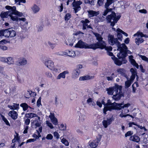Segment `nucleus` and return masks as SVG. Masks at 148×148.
<instances>
[{
  "instance_id": "nucleus-1",
  "label": "nucleus",
  "mask_w": 148,
  "mask_h": 148,
  "mask_svg": "<svg viewBox=\"0 0 148 148\" xmlns=\"http://www.w3.org/2000/svg\"><path fill=\"white\" fill-rule=\"evenodd\" d=\"M108 40L109 43L111 45L114 44L118 48L117 50L120 51L118 53L117 56L119 59L123 60V64H125L127 62L125 58L127 56L126 52V50L127 49V47L124 43L121 44L118 41L117 38H115L113 35L109 34L108 36Z\"/></svg>"
},
{
  "instance_id": "nucleus-2",
  "label": "nucleus",
  "mask_w": 148,
  "mask_h": 148,
  "mask_svg": "<svg viewBox=\"0 0 148 148\" xmlns=\"http://www.w3.org/2000/svg\"><path fill=\"white\" fill-rule=\"evenodd\" d=\"M5 8L9 10L7 12H2L1 13L0 16L3 18H8L9 16V18H10L12 20L15 21L18 19L16 15L20 17L23 15L22 12H18L16 10V7L14 6L12 7L10 6L7 5Z\"/></svg>"
},
{
  "instance_id": "nucleus-3",
  "label": "nucleus",
  "mask_w": 148,
  "mask_h": 148,
  "mask_svg": "<svg viewBox=\"0 0 148 148\" xmlns=\"http://www.w3.org/2000/svg\"><path fill=\"white\" fill-rule=\"evenodd\" d=\"M106 105L107 106H106L107 107H112L113 108H114L113 110H120L122 108H127L130 105V103H129L125 104H124V103H118L114 102L112 103L110 99L108 100L107 102Z\"/></svg>"
},
{
  "instance_id": "nucleus-4",
  "label": "nucleus",
  "mask_w": 148,
  "mask_h": 148,
  "mask_svg": "<svg viewBox=\"0 0 148 148\" xmlns=\"http://www.w3.org/2000/svg\"><path fill=\"white\" fill-rule=\"evenodd\" d=\"M121 16L119 15L116 16V13L112 12L111 14L108 15L106 18L107 22L110 23V25L113 27L120 18Z\"/></svg>"
},
{
  "instance_id": "nucleus-5",
  "label": "nucleus",
  "mask_w": 148,
  "mask_h": 148,
  "mask_svg": "<svg viewBox=\"0 0 148 148\" xmlns=\"http://www.w3.org/2000/svg\"><path fill=\"white\" fill-rule=\"evenodd\" d=\"M17 19L16 21H20L21 27L25 31H27L31 27V25L29 23L28 21H27V19L25 18H18L17 17Z\"/></svg>"
},
{
  "instance_id": "nucleus-6",
  "label": "nucleus",
  "mask_w": 148,
  "mask_h": 148,
  "mask_svg": "<svg viewBox=\"0 0 148 148\" xmlns=\"http://www.w3.org/2000/svg\"><path fill=\"white\" fill-rule=\"evenodd\" d=\"M94 34L96 37V40L98 41L96 43L97 45L100 47V49H103L106 47V43L103 40V38L101 35L99 34L94 33Z\"/></svg>"
},
{
  "instance_id": "nucleus-7",
  "label": "nucleus",
  "mask_w": 148,
  "mask_h": 148,
  "mask_svg": "<svg viewBox=\"0 0 148 148\" xmlns=\"http://www.w3.org/2000/svg\"><path fill=\"white\" fill-rule=\"evenodd\" d=\"M82 3V2L80 1H76L75 0H73V2L71 3V5L73 7V9L75 11V13H76L81 9L80 5Z\"/></svg>"
},
{
  "instance_id": "nucleus-8",
  "label": "nucleus",
  "mask_w": 148,
  "mask_h": 148,
  "mask_svg": "<svg viewBox=\"0 0 148 148\" xmlns=\"http://www.w3.org/2000/svg\"><path fill=\"white\" fill-rule=\"evenodd\" d=\"M77 110L79 116L78 119L79 122H83L84 121L86 118V116L84 114V110L78 107L77 108Z\"/></svg>"
},
{
  "instance_id": "nucleus-9",
  "label": "nucleus",
  "mask_w": 148,
  "mask_h": 148,
  "mask_svg": "<svg viewBox=\"0 0 148 148\" xmlns=\"http://www.w3.org/2000/svg\"><path fill=\"white\" fill-rule=\"evenodd\" d=\"M82 67L81 64H78L76 66V68L73 71L72 73V77L73 78L75 79L77 78L80 73V69Z\"/></svg>"
},
{
  "instance_id": "nucleus-10",
  "label": "nucleus",
  "mask_w": 148,
  "mask_h": 148,
  "mask_svg": "<svg viewBox=\"0 0 148 148\" xmlns=\"http://www.w3.org/2000/svg\"><path fill=\"white\" fill-rule=\"evenodd\" d=\"M115 0H107L106 2V3L105 7L106 8V10H105L103 15V16H106L107 14L110 12L112 11V8L109 9L108 7L112 3H114Z\"/></svg>"
},
{
  "instance_id": "nucleus-11",
  "label": "nucleus",
  "mask_w": 148,
  "mask_h": 148,
  "mask_svg": "<svg viewBox=\"0 0 148 148\" xmlns=\"http://www.w3.org/2000/svg\"><path fill=\"white\" fill-rule=\"evenodd\" d=\"M90 21L87 19H85L84 20H82L81 21V23H82V28L83 30L86 29L87 30L88 28L92 29V27L90 25H88V23H89Z\"/></svg>"
},
{
  "instance_id": "nucleus-12",
  "label": "nucleus",
  "mask_w": 148,
  "mask_h": 148,
  "mask_svg": "<svg viewBox=\"0 0 148 148\" xmlns=\"http://www.w3.org/2000/svg\"><path fill=\"white\" fill-rule=\"evenodd\" d=\"M114 118L113 116L111 118H107L106 120H103L102 122L103 125L105 128H107L108 126L111 124L112 122L114 121Z\"/></svg>"
},
{
  "instance_id": "nucleus-13",
  "label": "nucleus",
  "mask_w": 148,
  "mask_h": 148,
  "mask_svg": "<svg viewBox=\"0 0 148 148\" xmlns=\"http://www.w3.org/2000/svg\"><path fill=\"white\" fill-rule=\"evenodd\" d=\"M122 88L121 86L119 87L118 91L116 92H115V95H113L112 98L115 101H117L119 100L122 96V92H121Z\"/></svg>"
},
{
  "instance_id": "nucleus-14",
  "label": "nucleus",
  "mask_w": 148,
  "mask_h": 148,
  "mask_svg": "<svg viewBox=\"0 0 148 148\" xmlns=\"http://www.w3.org/2000/svg\"><path fill=\"white\" fill-rule=\"evenodd\" d=\"M120 86L118 85L114 87L110 88L107 89V93L109 95H112L115 92L118 91V89Z\"/></svg>"
},
{
  "instance_id": "nucleus-15",
  "label": "nucleus",
  "mask_w": 148,
  "mask_h": 148,
  "mask_svg": "<svg viewBox=\"0 0 148 148\" xmlns=\"http://www.w3.org/2000/svg\"><path fill=\"white\" fill-rule=\"evenodd\" d=\"M27 59L24 58H22L19 59L16 62V64L18 66H24L27 63Z\"/></svg>"
},
{
  "instance_id": "nucleus-16",
  "label": "nucleus",
  "mask_w": 148,
  "mask_h": 148,
  "mask_svg": "<svg viewBox=\"0 0 148 148\" xmlns=\"http://www.w3.org/2000/svg\"><path fill=\"white\" fill-rule=\"evenodd\" d=\"M44 64L50 70H52L54 67V63L51 60H47L43 62Z\"/></svg>"
},
{
  "instance_id": "nucleus-17",
  "label": "nucleus",
  "mask_w": 148,
  "mask_h": 148,
  "mask_svg": "<svg viewBox=\"0 0 148 148\" xmlns=\"http://www.w3.org/2000/svg\"><path fill=\"white\" fill-rule=\"evenodd\" d=\"M9 28L0 31V40L3 36L9 38Z\"/></svg>"
},
{
  "instance_id": "nucleus-18",
  "label": "nucleus",
  "mask_w": 148,
  "mask_h": 148,
  "mask_svg": "<svg viewBox=\"0 0 148 148\" xmlns=\"http://www.w3.org/2000/svg\"><path fill=\"white\" fill-rule=\"evenodd\" d=\"M101 138V137L97 138L95 140H93L92 142L90 144V146L92 148L96 147L98 145L100 141Z\"/></svg>"
},
{
  "instance_id": "nucleus-19",
  "label": "nucleus",
  "mask_w": 148,
  "mask_h": 148,
  "mask_svg": "<svg viewBox=\"0 0 148 148\" xmlns=\"http://www.w3.org/2000/svg\"><path fill=\"white\" fill-rule=\"evenodd\" d=\"M64 53H65V56L71 58H75L76 56L75 52L72 50H65Z\"/></svg>"
},
{
  "instance_id": "nucleus-20",
  "label": "nucleus",
  "mask_w": 148,
  "mask_h": 148,
  "mask_svg": "<svg viewBox=\"0 0 148 148\" xmlns=\"http://www.w3.org/2000/svg\"><path fill=\"white\" fill-rule=\"evenodd\" d=\"M0 77L3 78H8V76L4 71V68L3 67H0Z\"/></svg>"
},
{
  "instance_id": "nucleus-21",
  "label": "nucleus",
  "mask_w": 148,
  "mask_h": 148,
  "mask_svg": "<svg viewBox=\"0 0 148 148\" xmlns=\"http://www.w3.org/2000/svg\"><path fill=\"white\" fill-rule=\"evenodd\" d=\"M86 45H87V43L83 42L81 40H79L76 44L75 47L81 48H85Z\"/></svg>"
},
{
  "instance_id": "nucleus-22",
  "label": "nucleus",
  "mask_w": 148,
  "mask_h": 148,
  "mask_svg": "<svg viewBox=\"0 0 148 148\" xmlns=\"http://www.w3.org/2000/svg\"><path fill=\"white\" fill-rule=\"evenodd\" d=\"M8 115L11 117L12 118L15 120L17 118L18 114L17 112L14 110L11 111L8 113Z\"/></svg>"
},
{
  "instance_id": "nucleus-23",
  "label": "nucleus",
  "mask_w": 148,
  "mask_h": 148,
  "mask_svg": "<svg viewBox=\"0 0 148 148\" xmlns=\"http://www.w3.org/2000/svg\"><path fill=\"white\" fill-rule=\"evenodd\" d=\"M100 47H99L97 45V44L93 43L90 44H87V45H86L85 49H92L94 50H95L98 48H100Z\"/></svg>"
},
{
  "instance_id": "nucleus-24",
  "label": "nucleus",
  "mask_w": 148,
  "mask_h": 148,
  "mask_svg": "<svg viewBox=\"0 0 148 148\" xmlns=\"http://www.w3.org/2000/svg\"><path fill=\"white\" fill-rule=\"evenodd\" d=\"M88 16L90 18L96 16L99 14V11L96 12L92 10L88 11Z\"/></svg>"
},
{
  "instance_id": "nucleus-25",
  "label": "nucleus",
  "mask_w": 148,
  "mask_h": 148,
  "mask_svg": "<svg viewBox=\"0 0 148 148\" xmlns=\"http://www.w3.org/2000/svg\"><path fill=\"white\" fill-rule=\"evenodd\" d=\"M140 138L137 135H134L131 136L130 138V140L136 143H138L140 140Z\"/></svg>"
},
{
  "instance_id": "nucleus-26",
  "label": "nucleus",
  "mask_w": 148,
  "mask_h": 148,
  "mask_svg": "<svg viewBox=\"0 0 148 148\" xmlns=\"http://www.w3.org/2000/svg\"><path fill=\"white\" fill-rule=\"evenodd\" d=\"M31 9L33 12L34 14L37 13L40 10V8L38 6L35 4H34L31 7Z\"/></svg>"
},
{
  "instance_id": "nucleus-27",
  "label": "nucleus",
  "mask_w": 148,
  "mask_h": 148,
  "mask_svg": "<svg viewBox=\"0 0 148 148\" xmlns=\"http://www.w3.org/2000/svg\"><path fill=\"white\" fill-rule=\"evenodd\" d=\"M117 71L119 74H120L122 76L126 77L127 79V76L125 74L126 70L124 69H117Z\"/></svg>"
},
{
  "instance_id": "nucleus-28",
  "label": "nucleus",
  "mask_w": 148,
  "mask_h": 148,
  "mask_svg": "<svg viewBox=\"0 0 148 148\" xmlns=\"http://www.w3.org/2000/svg\"><path fill=\"white\" fill-rule=\"evenodd\" d=\"M8 107L11 110H18L19 108V104L16 103H13L12 105H8Z\"/></svg>"
},
{
  "instance_id": "nucleus-29",
  "label": "nucleus",
  "mask_w": 148,
  "mask_h": 148,
  "mask_svg": "<svg viewBox=\"0 0 148 148\" xmlns=\"http://www.w3.org/2000/svg\"><path fill=\"white\" fill-rule=\"evenodd\" d=\"M87 103L92 107L95 108L96 104L91 98H89L86 101Z\"/></svg>"
},
{
  "instance_id": "nucleus-30",
  "label": "nucleus",
  "mask_w": 148,
  "mask_h": 148,
  "mask_svg": "<svg viewBox=\"0 0 148 148\" xmlns=\"http://www.w3.org/2000/svg\"><path fill=\"white\" fill-rule=\"evenodd\" d=\"M69 73V72L67 71H65L63 72L60 73L57 77V79H60L61 78H65L66 74Z\"/></svg>"
},
{
  "instance_id": "nucleus-31",
  "label": "nucleus",
  "mask_w": 148,
  "mask_h": 148,
  "mask_svg": "<svg viewBox=\"0 0 148 148\" xmlns=\"http://www.w3.org/2000/svg\"><path fill=\"white\" fill-rule=\"evenodd\" d=\"M112 58L113 60H114L115 64L116 65L120 66L123 63V60H122V61H121L119 60L116 57H114V59H113V58L112 57Z\"/></svg>"
},
{
  "instance_id": "nucleus-32",
  "label": "nucleus",
  "mask_w": 148,
  "mask_h": 148,
  "mask_svg": "<svg viewBox=\"0 0 148 148\" xmlns=\"http://www.w3.org/2000/svg\"><path fill=\"white\" fill-rule=\"evenodd\" d=\"M74 42V41L72 39L70 38L66 41L65 43L68 46L72 47L73 45Z\"/></svg>"
},
{
  "instance_id": "nucleus-33",
  "label": "nucleus",
  "mask_w": 148,
  "mask_h": 148,
  "mask_svg": "<svg viewBox=\"0 0 148 148\" xmlns=\"http://www.w3.org/2000/svg\"><path fill=\"white\" fill-rule=\"evenodd\" d=\"M16 35V32L14 30L9 28V37H14Z\"/></svg>"
},
{
  "instance_id": "nucleus-34",
  "label": "nucleus",
  "mask_w": 148,
  "mask_h": 148,
  "mask_svg": "<svg viewBox=\"0 0 148 148\" xmlns=\"http://www.w3.org/2000/svg\"><path fill=\"white\" fill-rule=\"evenodd\" d=\"M38 116L37 114H34L33 113H26L25 114V116L27 118H30L31 119L33 117H37Z\"/></svg>"
},
{
  "instance_id": "nucleus-35",
  "label": "nucleus",
  "mask_w": 148,
  "mask_h": 148,
  "mask_svg": "<svg viewBox=\"0 0 148 148\" xmlns=\"http://www.w3.org/2000/svg\"><path fill=\"white\" fill-rule=\"evenodd\" d=\"M37 119H36L34 120V123H35V125L36 127H40L41 125V123H40V117L38 116H37Z\"/></svg>"
},
{
  "instance_id": "nucleus-36",
  "label": "nucleus",
  "mask_w": 148,
  "mask_h": 148,
  "mask_svg": "<svg viewBox=\"0 0 148 148\" xmlns=\"http://www.w3.org/2000/svg\"><path fill=\"white\" fill-rule=\"evenodd\" d=\"M92 79V77H91L89 75H86L80 77L79 78V80L80 81H82L88 80Z\"/></svg>"
},
{
  "instance_id": "nucleus-37",
  "label": "nucleus",
  "mask_w": 148,
  "mask_h": 148,
  "mask_svg": "<svg viewBox=\"0 0 148 148\" xmlns=\"http://www.w3.org/2000/svg\"><path fill=\"white\" fill-rule=\"evenodd\" d=\"M20 106L22 107L24 111H25L29 108V106L26 103H21Z\"/></svg>"
},
{
  "instance_id": "nucleus-38",
  "label": "nucleus",
  "mask_w": 148,
  "mask_h": 148,
  "mask_svg": "<svg viewBox=\"0 0 148 148\" xmlns=\"http://www.w3.org/2000/svg\"><path fill=\"white\" fill-rule=\"evenodd\" d=\"M6 63H7L9 65L13 64L14 63V62L12 57H9L7 58Z\"/></svg>"
},
{
  "instance_id": "nucleus-39",
  "label": "nucleus",
  "mask_w": 148,
  "mask_h": 148,
  "mask_svg": "<svg viewBox=\"0 0 148 148\" xmlns=\"http://www.w3.org/2000/svg\"><path fill=\"white\" fill-rule=\"evenodd\" d=\"M0 115L2 118V120L5 123L6 125L8 126H10V123L7 119L5 118L4 116L2 115L1 114H0Z\"/></svg>"
},
{
  "instance_id": "nucleus-40",
  "label": "nucleus",
  "mask_w": 148,
  "mask_h": 148,
  "mask_svg": "<svg viewBox=\"0 0 148 148\" xmlns=\"http://www.w3.org/2000/svg\"><path fill=\"white\" fill-rule=\"evenodd\" d=\"M134 36H140L141 37H144L145 38H148V36L147 35H144L141 32H137V33L134 34Z\"/></svg>"
},
{
  "instance_id": "nucleus-41",
  "label": "nucleus",
  "mask_w": 148,
  "mask_h": 148,
  "mask_svg": "<svg viewBox=\"0 0 148 148\" xmlns=\"http://www.w3.org/2000/svg\"><path fill=\"white\" fill-rule=\"evenodd\" d=\"M143 39L141 38H136L135 39L136 43L138 45H139L140 43L143 42Z\"/></svg>"
},
{
  "instance_id": "nucleus-42",
  "label": "nucleus",
  "mask_w": 148,
  "mask_h": 148,
  "mask_svg": "<svg viewBox=\"0 0 148 148\" xmlns=\"http://www.w3.org/2000/svg\"><path fill=\"white\" fill-rule=\"evenodd\" d=\"M118 29H116V32H117V37L118 38V39H119L120 41H122V33L119 30H118Z\"/></svg>"
},
{
  "instance_id": "nucleus-43",
  "label": "nucleus",
  "mask_w": 148,
  "mask_h": 148,
  "mask_svg": "<svg viewBox=\"0 0 148 148\" xmlns=\"http://www.w3.org/2000/svg\"><path fill=\"white\" fill-rule=\"evenodd\" d=\"M132 82L130 81V80H128L125 82V88L127 89L129 88L131 85Z\"/></svg>"
},
{
  "instance_id": "nucleus-44",
  "label": "nucleus",
  "mask_w": 148,
  "mask_h": 148,
  "mask_svg": "<svg viewBox=\"0 0 148 148\" xmlns=\"http://www.w3.org/2000/svg\"><path fill=\"white\" fill-rule=\"evenodd\" d=\"M112 108V107H107L106 106L103 109V113L105 114H106V112L108 110H109L110 111H111L112 110H113V108Z\"/></svg>"
},
{
  "instance_id": "nucleus-45",
  "label": "nucleus",
  "mask_w": 148,
  "mask_h": 148,
  "mask_svg": "<svg viewBox=\"0 0 148 148\" xmlns=\"http://www.w3.org/2000/svg\"><path fill=\"white\" fill-rule=\"evenodd\" d=\"M129 58L130 61L132 65L135 64L136 62L135 60L133 59V56H132L131 55L129 56Z\"/></svg>"
},
{
  "instance_id": "nucleus-46",
  "label": "nucleus",
  "mask_w": 148,
  "mask_h": 148,
  "mask_svg": "<svg viewBox=\"0 0 148 148\" xmlns=\"http://www.w3.org/2000/svg\"><path fill=\"white\" fill-rule=\"evenodd\" d=\"M139 57L140 58L144 60L146 62H147L148 63V58L146 57V56H142L141 55H138Z\"/></svg>"
},
{
  "instance_id": "nucleus-47",
  "label": "nucleus",
  "mask_w": 148,
  "mask_h": 148,
  "mask_svg": "<svg viewBox=\"0 0 148 148\" xmlns=\"http://www.w3.org/2000/svg\"><path fill=\"white\" fill-rule=\"evenodd\" d=\"M61 142L66 146H68L69 145V143L68 141L64 138L62 139Z\"/></svg>"
},
{
  "instance_id": "nucleus-48",
  "label": "nucleus",
  "mask_w": 148,
  "mask_h": 148,
  "mask_svg": "<svg viewBox=\"0 0 148 148\" xmlns=\"http://www.w3.org/2000/svg\"><path fill=\"white\" fill-rule=\"evenodd\" d=\"M43 26L42 25H38L37 26V30L38 32H41L43 29Z\"/></svg>"
},
{
  "instance_id": "nucleus-49",
  "label": "nucleus",
  "mask_w": 148,
  "mask_h": 148,
  "mask_svg": "<svg viewBox=\"0 0 148 148\" xmlns=\"http://www.w3.org/2000/svg\"><path fill=\"white\" fill-rule=\"evenodd\" d=\"M130 71L132 73V75H136L137 73L136 69L132 68L131 69Z\"/></svg>"
},
{
  "instance_id": "nucleus-50",
  "label": "nucleus",
  "mask_w": 148,
  "mask_h": 148,
  "mask_svg": "<svg viewBox=\"0 0 148 148\" xmlns=\"http://www.w3.org/2000/svg\"><path fill=\"white\" fill-rule=\"evenodd\" d=\"M71 14L69 13L66 14L64 16V19L65 21H68L71 18Z\"/></svg>"
},
{
  "instance_id": "nucleus-51",
  "label": "nucleus",
  "mask_w": 148,
  "mask_h": 148,
  "mask_svg": "<svg viewBox=\"0 0 148 148\" xmlns=\"http://www.w3.org/2000/svg\"><path fill=\"white\" fill-rule=\"evenodd\" d=\"M114 73H113L112 74V76H111L110 77H107L106 78L107 79L108 81H112V80L113 78L114 77Z\"/></svg>"
},
{
  "instance_id": "nucleus-52",
  "label": "nucleus",
  "mask_w": 148,
  "mask_h": 148,
  "mask_svg": "<svg viewBox=\"0 0 148 148\" xmlns=\"http://www.w3.org/2000/svg\"><path fill=\"white\" fill-rule=\"evenodd\" d=\"M47 44L48 46H49L52 49H53L55 47L54 44L51 43L49 41H48Z\"/></svg>"
},
{
  "instance_id": "nucleus-53",
  "label": "nucleus",
  "mask_w": 148,
  "mask_h": 148,
  "mask_svg": "<svg viewBox=\"0 0 148 148\" xmlns=\"http://www.w3.org/2000/svg\"><path fill=\"white\" fill-rule=\"evenodd\" d=\"M46 138L48 140H51L53 138V136L51 134H49L47 135Z\"/></svg>"
},
{
  "instance_id": "nucleus-54",
  "label": "nucleus",
  "mask_w": 148,
  "mask_h": 148,
  "mask_svg": "<svg viewBox=\"0 0 148 148\" xmlns=\"http://www.w3.org/2000/svg\"><path fill=\"white\" fill-rule=\"evenodd\" d=\"M133 132L132 131H129L127 132L125 134V137H126L128 136H129L133 134Z\"/></svg>"
},
{
  "instance_id": "nucleus-55",
  "label": "nucleus",
  "mask_w": 148,
  "mask_h": 148,
  "mask_svg": "<svg viewBox=\"0 0 148 148\" xmlns=\"http://www.w3.org/2000/svg\"><path fill=\"white\" fill-rule=\"evenodd\" d=\"M51 120L53 124L55 125H57L58 121L57 119L56 118H54V119H52Z\"/></svg>"
},
{
  "instance_id": "nucleus-56",
  "label": "nucleus",
  "mask_w": 148,
  "mask_h": 148,
  "mask_svg": "<svg viewBox=\"0 0 148 148\" xmlns=\"http://www.w3.org/2000/svg\"><path fill=\"white\" fill-rule=\"evenodd\" d=\"M45 75L47 77L51 78L52 77L51 73L49 72H47L45 73Z\"/></svg>"
},
{
  "instance_id": "nucleus-57",
  "label": "nucleus",
  "mask_w": 148,
  "mask_h": 148,
  "mask_svg": "<svg viewBox=\"0 0 148 148\" xmlns=\"http://www.w3.org/2000/svg\"><path fill=\"white\" fill-rule=\"evenodd\" d=\"M30 122V119L28 118H27L25 120L24 123L25 125H28L29 124Z\"/></svg>"
},
{
  "instance_id": "nucleus-58",
  "label": "nucleus",
  "mask_w": 148,
  "mask_h": 148,
  "mask_svg": "<svg viewBox=\"0 0 148 148\" xmlns=\"http://www.w3.org/2000/svg\"><path fill=\"white\" fill-rule=\"evenodd\" d=\"M7 58L5 57H0V61L2 62L6 63Z\"/></svg>"
},
{
  "instance_id": "nucleus-59",
  "label": "nucleus",
  "mask_w": 148,
  "mask_h": 148,
  "mask_svg": "<svg viewBox=\"0 0 148 148\" xmlns=\"http://www.w3.org/2000/svg\"><path fill=\"white\" fill-rule=\"evenodd\" d=\"M41 97H40L38 99L37 102L36 104L37 106L38 107H39L40 106V105H41Z\"/></svg>"
},
{
  "instance_id": "nucleus-60",
  "label": "nucleus",
  "mask_w": 148,
  "mask_h": 148,
  "mask_svg": "<svg viewBox=\"0 0 148 148\" xmlns=\"http://www.w3.org/2000/svg\"><path fill=\"white\" fill-rule=\"evenodd\" d=\"M53 135L55 137H56V139H58L59 138L60 135L58 133L56 132H55L53 133Z\"/></svg>"
},
{
  "instance_id": "nucleus-61",
  "label": "nucleus",
  "mask_w": 148,
  "mask_h": 148,
  "mask_svg": "<svg viewBox=\"0 0 148 148\" xmlns=\"http://www.w3.org/2000/svg\"><path fill=\"white\" fill-rule=\"evenodd\" d=\"M60 130H66V126H64L63 124H61L60 125Z\"/></svg>"
},
{
  "instance_id": "nucleus-62",
  "label": "nucleus",
  "mask_w": 148,
  "mask_h": 148,
  "mask_svg": "<svg viewBox=\"0 0 148 148\" xmlns=\"http://www.w3.org/2000/svg\"><path fill=\"white\" fill-rule=\"evenodd\" d=\"M0 49L3 50H5L7 49V47L3 45H0Z\"/></svg>"
},
{
  "instance_id": "nucleus-63",
  "label": "nucleus",
  "mask_w": 148,
  "mask_h": 148,
  "mask_svg": "<svg viewBox=\"0 0 148 148\" xmlns=\"http://www.w3.org/2000/svg\"><path fill=\"white\" fill-rule=\"evenodd\" d=\"M104 1V0H98L97 4L100 6L102 4Z\"/></svg>"
},
{
  "instance_id": "nucleus-64",
  "label": "nucleus",
  "mask_w": 148,
  "mask_h": 148,
  "mask_svg": "<svg viewBox=\"0 0 148 148\" xmlns=\"http://www.w3.org/2000/svg\"><path fill=\"white\" fill-rule=\"evenodd\" d=\"M47 124L48 126L51 129H53V126L52 124L49 122L47 121Z\"/></svg>"
}]
</instances>
